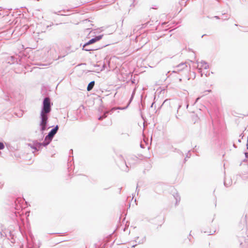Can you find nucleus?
I'll return each mask as SVG.
<instances>
[{
  "label": "nucleus",
  "mask_w": 248,
  "mask_h": 248,
  "mask_svg": "<svg viewBox=\"0 0 248 248\" xmlns=\"http://www.w3.org/2000/svg\"><path fill=\"white\" fill-rule=\"evenodd\" d=\"M177 201H178V199H176V203H177Z\"/></svg>",
  "instance_id": "10"
},
{
  "label": "nucleus",
  "mask_w": 248,
  "mask_h": 248,
  "mask_svg": "<svg viewBox=\"0 0 248 248\" xmlns=\"http://www.w3.org/2000/svg\"><path fill=\"white\" fill-rule=\"evenodd\" d=\"M103 36V35H99V36H96L95 38H93L91 40H90L89 42H88L87 43H86V44H85L83 45V49L85 51H87L92 50V49H88V48H86V47L89 45L93 44V43L99 41L100 40H101Z\"/></svg>",
  "instance_id": "2"
},
{
  "label": "nucleus",
  "mask_w": 248,
  "mask_h": 248,
  "mask_svg": "<svg viewBox=\"0 0 248 248\" xmlns=\"http://www.w3.org/2000/svg\"><path fill=\"white\" fill-rule=\"evenodd\" d=\"M4 145L2 142H0V150H2L4 149Z\"/></svg>",
  "instance_id": "7"
},
{
  "label": "nucleus",
  "mask_w": 248,
  "mask_h": 248,
  "mask_svg": "<svg viewBox=\"0 0 248 248\" xmlns=\"http://www.w3.org/2000/svg\"><path fill=\"white\" fill-rule=\"evenodd\" d=\"M94 85V81H91L88 85L87 90L88 91H91Z\"/></svg>",
  "instance_id": "4"
},
{
  "label": "nucleus",
  "mask_w": 248,
  "mask_h": 248,
  "mask_svg": "<svg viewBox=\"0 0 248 248\" xmlns=\"http://www.w3.org/2000/svg\"><path fill=\"white\" fill-rule=\"evenodd\" d=\"M58 129V126L57 125L54 129L51 130V131L48 133V135L45 138V141H47V142L45 144V145H47L49 143L53 136L57 133Z\"/></svg>",
  "instance_id": "3"
},
{
  "label": "nucleus",
  "mask_w": 248,
  "mask_h": 248,
  "mask_svg": "<svg viewBox=\"0 0 248 248\" xmlns=\"http://www.w3.org/2000/svg\"><path fill=\"white\" fill-rule=\"evenodd\" d=\"M51 110L50 101L48 97L45 98L43 101V108L41 112V122L40 126H41V130L44 131L46 129L47 121L48 120V116L47 114Z\"/></svg>",
  "instance_id": "1"
},
{
  "label": "nucleus",
  "mask_w": 248,
  "mask_h": 248,
  "mask_svg": "<svg viewBox=\"0 0 248 248\" xmlns=\"http://www.w3.org/2000/svg\"><path fill=\"white\" fill-rule=\"evenodd\" d=\"M195 117H196V118H195V119H194V123H196V121H197L199 120V118H198V117L197 115H196V116H195Z\"/></svg>",
  "instance_id": "8"
},
{
  "label": "nucleus",
  "mask_w": 248,
  "mask_h": 248,
  "mask_svg": "<svg viewBox=\"0 0 248 248\" xmlns=\"http://www.w3.org/2000/svg\"><path fill=\"white\" fill-rule=\"evenodd\" d=\"M108 112H106L104 114V115L102 116H100L99 118H98V120H102L104 118L107 117V113Z\"/></svg>",
  "instance_id": "6"
},
{
  "label": "nucleus",
  "mask_w": 248,
  "mask_h": 248,
  "mask_svg": "<svg viewBox=\"0 0 248 248\" xmlns=\"http://www.w3.org/2000/svg\"><path fill=\"white\" fill-rule=\"evenodd\" d=\"M85 24V27H89V28H87L86 29H92V24L90 23V21H86L84 23Z\"/></svg>",
  "instance_id": "5"
},
{
  "label": "nucleus",
  "mask_w": 248,
  "mask_h": 248,
  "mask_svg": "<svg viewBox=\"0 0 248 248\" xmlns=\"http://www.w3.org/2000/svg\"><path fill=\"white\" fill-rule=\"evenodd\" d=\"M245 116H248V113H247L246 114L244 115Z\"/></svg>",
  "instance_id": "9"
}]
</instances>
